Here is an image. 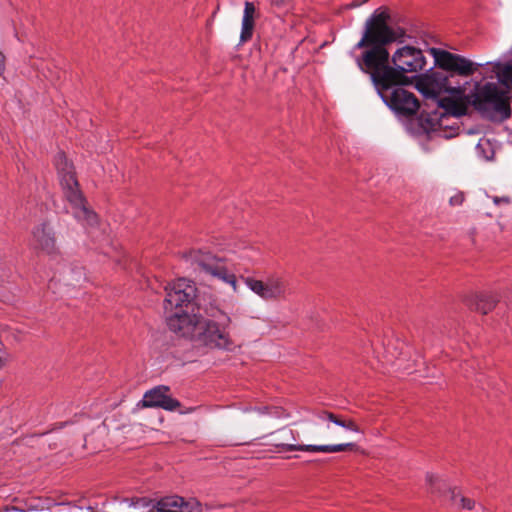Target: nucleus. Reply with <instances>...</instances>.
<instances>
[{
	"label": "nucleus",
	"mask_w": 512,
	"mask_h": 512,
	"mask_svg": "<svg viewBox=\"0 0 512 512\" xmlns=\"http://www.w3.org/2000/svg\"><path fill=\"white\" fill-rule=\"evenodd\" d=\"M389 14L376 10L365 23V30L354 50L367 48L356 58L359 68L370 74L383 101L396 113L411 116L420 104L415 95L402 87L406 77L389 65V52L385 45L395 42L403 35L388 25Z\"/></svg>",
	"instance_id": "1"
},
{
	"label": "nucleus",
	"mask_w": 512,
	"mask_h": 512,
	"mask_svg": "<svg viewBox=\"0 0 512 512\" xmlns=\"http://www.w3.org/2000/svg\"><path fill=\"white\" fill-rule=\"evenodd\" d=\"M510 97L498 82H477L466 101L484 119L502 122L511 116Z\"/></svg>",
	"instance_id": "2"
},
{
	"label": "nucleus",
	"mask_w": 512,
	"mask_h": 512,
	"mask_svg": "<svg viewBox=\"0 0 512 512\" xmlns=\"http://www.w3.org/2000/svg\"><path fill=\"white\" fill-rule=\"evenodd\" d=\"M54 162L63 195L66 201L70 204L73 216L82 225L94 227L98 223V216L89 208L87 201L79 188L72 163L62 152L57 153Z\"/></svg>",
	"instance_id": "3"
},
{
	"label": "nucleus",
	"mask_w": 512,
	"mask_h": 512,
	"mask_svg": "<svg viewBox=\"0 0 512 512\" xmlns=\"http://www.w3.org/2000/svg\"><path fill=\"white\" fill-rule=\"evenodd\" d=\"M187 261L195 265V269H199L211 278L222 281L229 285L234 292H238L239 285L236 274L227 268L223 258L212 255L202 250H191L186 255Z\"/></svg>",
	"instance_id": "4"
},
{
	"label": "nucleus",
	"mask_w": 512,
	"mask_h": 512,
	"mask_svg": "<svg viewBox=\"0 0 512 512\" xmlns=\"http://www.w3.org/2000/svg\"><path fill=\"white\" fill-rule=\"evenodd\" d=\"M223 316L225 321L221 323L213 320L202 321L194 339L212 349L230 350L233 347V341L226 328L230 325L231 318L224 313Z\"/></svg>",
	"instance_id": "5"
},
{
	"label": "nucleus",
	"mask_w": 512,
	"mask_h": 512,
	"mask_svg": "<svg viewBox=\"0 0 512 512\" xmlns=\"http://www.w3.org/2000/svg\"><path fill=\"white\" fill-rule=\"evenodd\" d=\"M196 291L195 284L186 278H179L169 283L165 287V313H170L176 309L194 307L193 301L196 297Z\"/></svg>",
	"instance_id": "6"
},
{
	"label": "nucleus",
	"mask_w": 512,
	"mask_h": 512,
	"mask_svg": "<svg viewBox=\"0 0 512 512\" xmlns=\"http://www.w3.org/2000/svg\"><path fill=\"white\" fill-rule=\"evenodd\" d=\"M165 314L170 330L183 337L195 338L202 323V318L199 314L194 312V307L176 309Z\"/></svg>",
	"instance_id": "7"
},
{
	"label": "nucleus",
	"mask_w": 512,
	"mask_h": 512,
	"mask_svg": "<svg viewBox=\"0 0 512 512\" xmlns=\"http://www.w3.org/2000/svg\"><path fill=\"white\" fill-rule=\"evenodd\" d=\"M429 52L434 57L435 63L439 68L462 77L473 75L479 66L464 56L446 50L430 48Z\"/></svg>",
	"instance_id": "8"
},
{
	"label": "nucleus",
	"mask_w": 512,
	"mask_h": 512,
	"mask_svg": "<svg viewBox=\"0 0 512 512\" xmlns=\"http://www.w3.org/2000/svg\"><path fill=\"white\" fill-rule=\"evenodd\" d=\"M244 283L253 293L266 301L283 298L287 293V283L278 275H270L265 280L246 277Z\"/></svg>",
	"instance_id": "9"
},
{
	"label": "nucleus",
	"mask_w": 512,
	"mask_h": 512,
	"mask_svg": "<svg viewBox=\"0 0 512 512\" xmlns=\"http://www.w3.org/2000/svg\"><path fill=\"white\" fill-rule=\"evenodd\" d=\"M392 67L396 72L414 73L424 69L426 60L420 49L413 46H404L396 50L392 55Z\"/></svg>",
	"instance_id": "10"
},
{
	"label": "nucleus",
	"mask_w": 512,
	"mask_h": 512,
	"mask_svg": "<svg viewBox=\"0 0 512 512\" xmlns=\"http://www.w3.org/2000/svg\"><path fill=\"white\" fill-rule=\"evenodd\" d=\"M147 512H202V505L196 498L169 495L155 501Z\"/></svg>",
	"instance_id": "11"
},
{
	"label": "nucleus",
	"mask_w": 512,
	"mask_h": 512,
	"mask_svg": "<svg viewBox=\"0 0 512 512\" xmlns=\"http://www.w3.org/2000/svg\"><path fill=\"white\" fill-rule=\"evenodd\" d=\"M31 245L35 250L49 256L56 255L59 251L55 232L48 223H42L33 229Z\"/></svg>",
	"instance_id": "12"
},
{
	"label": "nucleus",
	"mask_w": 512,
	"mask_h": 512,
	"mask_svg": "<svg viewBox=\"0 0 512 512\" xmlns=\"http://www.w3.org/2000/svg\"><path fill=\"white\" fill-rule=\"evenodd\" d=\"M167 386H158L147 391L141 400L142 407H159L173 411L180 407V402L168 395Z\"/></svg>",
	"instance_id": "13"
},
{
	"label": "nucleus",
	"mask_w": 512,
	"mask_h": 512,
	"mask_svg": "<svg viewBox=\"0 0 512 512\" xmlns=\"http://www.w3.org/2000/svg\"><path fill=\"white\" fill-rule=\"evenodd\" d=\"M278 448H282L285 451H305V452H322V453H336L347 450H354L356 444L354 443H343V444H331V445H299V444H288L280 443L275 445Z\"/></svg>",
	"instance_id": "14"
},
{
	"label": "nucleus",
	"mask_w": 512,
	"mask_h": 512,
	"mask_svg": "<svg viewBox=\"0 0 512 512\" xmlns=\"http://www.w3.org/2000/svg\"><path fill=\"white\" fill-rule=\"evenodd\" d=\"M259 17V12L253 2L246 1L241 22L240 43H246L252 39L255 21Z\"/></svg>",
	"instance_id": "15"
},
{
	"label": "nucleus",
	"mask_w": 512,
	"mask_h": 512,
	"mask_svg": "<svg viewBox=\"0 0 512 512\" xmlns=\"http://www.w3.org/2000/svg\"><path fill=\"white\" fill-rule=\"evenodd\" d=\"M465 302L470 309L487 314L496 306L498 297L492 293H478L467 297Z\"/></svg>",
	"instance_id": "16"
},
{
	"label": "nucleus",
	"mask_w": 512,
	"mask_h": 512,
	"mask_svg": "<svg viewBox=\"0 0 512 512\" xmlns=\"http://www.w3.org/2000/svg\"><path fill=\"white\" fill-rule=\"evenodd\" d=\"M318 419L321 420L323 423H334L335 425H338L340 427L345 428L346 430L360 433L361 429L356 424V422L352 419H343L339 415H336L329 411H321L317 415Z\"/></svg>",
	"instance_id": "17"
},
{
	"label": "nucleus",
	"mask_w": 512,
	"mask_h": 512,
	"mask_svg": "<svg viewBox=\"0 0 512 512\" xmlns=\"http://www.w3.org/2000/svg\"><path fill=\"white\" fill-rule=\"evenodd\" d=\"M497 75V81L502 87H505V91L509 93V89L512 85V62L507 64H497L495 67Z\"/></svg>",
	"instance_id": "18"
},
{
	"label": "nucleus",
	"mask_w": 512,
	"mask_h": 512,
	"mask_svg": "<svg viewBox=\"0 0 512 512\" xmlns=\"http://www.w3.org/2000/svg\"><path fill=\"white\" fill-rule=\"evenodd\" d=\"M425 479L427 489L433 495L440 496L448 489L446 481L436 474L427 473Z\"/></svg>",
	"instance_id": "19"
},
{
	"label": "nucleus",
	"mask_w": 512,
	"mask_h": 512,
	"mask_svg": "<svg viewBox=\"0 0 512 512\" xmlns=\"http://www.w3.org/2000/svg\"><path fill=\"white\" fill-rule=\"evenodd\" d=\"M64 281L68 286H81L86 281L84 269L82 267L69 268L64 273Z\"/></svg>",
	"instance_id": "20"
},
{
	"label": "nucleus",
	"mask_w": 512,
	"mask_h": 512,
	"mask_svg": "<svg viewBox=\"0 0 512 512\" xmlns=\"http://www.w3.org/2000/svg\"><path fill=\"white\" fill-rule=\"evenodd\" d=\"M448 493L453 504L457 507L472 510L475 507V501L471 498H467L461 495L457 488H449Z\"/></svg>",
	"instance_id": "21"
},
{
	"label": "nucleus",
	"mask_w": 512,
	"mask_h": 512,
	"mask_svg": "<svg viewBox=\"0 0 512 512\" xmlns=\"http://www.w3.org/2000/svg\"><path fill=\"white\" fill-rule=\"evenodd\" d=\"M154 503L155 502H153L152 500H149L148 498H137V499L132 501V505L135 508L142 507V508H148V510L152 508V505Z\"/></svg>",
	"instance_id": "22"
},
{
	"label": "nucleus",
	"mask_w": 512,
	"mask_h": 512,
	"mask_svg": "<svg viewBox=\"0 0 512 512\" xmlns=\"http://www.w3.org/2000/svg\"><path fill=\"white\" fill-rule=\"evenodd\" d=\"M464 194L461 192L456 193L450 197L449 203L451 206H460L464 202Z\"/></svg>",
	"instance_id": "23"
},
{
	"label": "nucleus",
	"mask_w": 512,
	"mask_h": 512,
	"mask_svg": "<svg viewBox=\"0 0 512 512\" xmlns=\"http://www.w3.org/2000/svg\"><path fill=\"white\" fill-rule=\"evenodd\" d=\"M250 248L249 245L245 242H242L239 246L235 247V248H232L231 249V252L233 253H240L242 250H246Z\"/></svg>",
	"instance_id": "24"
},
{
	"label": "nucleus",
	"mask_w": 512,
	"mask_h": 512,
	"mask_svg": "<svg viewBox=\"0 0 512 512\" xmlns=\"http://www.w3.org/2000/svg\"><path fill=\"white\" fill-rule=\"evenodd\" d=\"M493 201L495 204L499 205L501 203L503 204H509L510 203V200L508 197H502V198H499V197H494L493 198Z\"/></svg>",
	"instance_id": "25"
},
{
	"label": "nucleus",
	"mask_w": 512,
	"mask_h": 512,
	"mask_svg": "<svg viewBox=\"0 0 512 512\" xmlns=\"http://www.w3.org/2000/svg\"><path fill=\"white\" fill-rule=\"evenodd\" d=\"M5 71V56L3 55L2 52H0V76L4 73Z\"/></svg>",
	"instance_id": "26"
},
{
	"label": "nucleus",
	"mask_w": 512,
	"mask_h": 512,
	"mask_svg": "<svg viewBox=\"0 0 512 512\" xmlns=\"http://www.w3.org/2000/svg\"><path fill=\"white\" fill-rule=\"evenodd\" d=\"M271 414L277 416V417H281V416H286V414L284 413V411L282 410H279L277 408H274L273 411L270 412Z\"/></svg>",
	"instance_id": "27"
},
{
	"label": "nucleus",
	"mask_w": 512,
	"mask_h": 512,
	"mask_svg": "<svg viewBox=\"0 0 512 512\" xmlns=\"http://www.w3.org/2000/svg\"><path fill=\"white\" fill-rule=\"evenodd\" d=\"M3 367V360H2V357L0 356V369Z\"/></svg>",
	"instance_id": "28"
},
{
	"label": "nucleus",
	"mask_w": 512,
	"mask_h": 512,
	"mask_svg": "<svg viewBox=\"0 0 512 512\" xmlns=\"http://www.w3.org/2000/svg\"><path fill=\"white\" fill-rule=\"evenodd\" d=\"M465 111V107H462L461 110L459 111V114H463Z\"/></svg>",
	"instance_id": "29"
}]
</instances>
